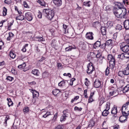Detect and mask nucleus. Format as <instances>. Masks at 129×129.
Returning <instances> with one entry per match:
<instances>
[{
    "mask_svg": "<svg viewBox=\"0 0 129 129\" xmlns=\"http://www.w3.org/2000/svg\"><path fill=\"white\" fill-rule=\"evenodd\" d=\"M43 14L50 20H51L54 15V11L49 9H43Z\"/></svg>",
    "mask_w": 129,
    "mask_h": 129,
    "instance_id": "obj_1",
    "label": "nucleus"
},
{
    "mask_svg": "<svg viewBox=\"0 0 129 129\" xmlns=\"http://www.w3.org/2000/svg\"><path fill=\"white\" fill-rule=\"evenodd\" d=\"M120 49L123 52H127L129 50V45L124 42L120 44Z\"/></svg>",
    "mask_w": 129,
    "mask_h": 129,
    "instance_id": "obj_2",
    "label": "nucleus"
},
{
    "mask_svg": "<svg viewBox=\"0 0 129 129\" xmlns=\"http://www.w3.org/2000/svg\"><path fill=\"white\" fill-rule=\"evenodd\" d=\"M121 8L118 9L116 7H114L113 9V13L115 16L117 18H120L122 17L121 15Z\"/></svg>",
    "mask_w": 129,
    "mask_h": 129,
    "instance_id": "obj_3",
    "label": "nucleus"
},
{
    "mask_svg": "<svg viewBox=\"0 0 129 129\" xmlns=\"http://www.w3.org/2000/svg\"><path fill=\"white\" fill-rule=\"evenodd\" d=\"M128 105H129V102H126L123 105L121 109L122 114H127V111H128V109L127 108ZM129 114H128V115Z\"/></svg>",
    "mask_w": 129,
    "mask_h": 129,
    "instance_id": "obj_4",
    "label": "nucleus"
},
{
    "mask_svg": "<svg viewBox=\"0 0 129 129\" xmlns=\"http://www.w3.org/2000/svg\"><path fill=\"white\" fill-rule=\"evenodd\" d=\"M87 68V73L89 74H91L93 71L95 70V68L91 62H90L88 64Z\"/></svg>",
    "mask_w": 129,
    "mask_h": 129,
    "instance_id": "obj_5",
    "label": "nucleus"
},
{
    "mask_svg": "<svg viewBox=\"0 0 129 129\" xmlns=\"http://www.w3.org/2000/svg\"><path fill=\"white\" fill-rule=\"evenodd\" d=\"M122 114V115L120 117L119 120L121 122L123 123L127 121L128 115V114Z\"/></svg>",
    "mask_w": 129,
    "mask_h": 129,
    "instance_id": "obj_6",
    "label": "nucleus"
},
{
    "mask_svg": "<svg viewBox=\"0 0 129 129\" xmlns=\"http://www.w3.org/2000/svg\"><path fill=\"white\" fill-rule=\"evenodd\" d=\"M121 17L120 18H127V12L126 9L124 7L121 9Z\"/></svg>",
    "mask_w": 129,
    "mask_h": 129,
    "instance_id": "obj_7",
    "label": "nucleus"
},
{
    "mask_svg": "<svg viewBox=\"0 0 129 129\" xmlns=\"http://www.w3.org/2000/svg\"><path fill=\"white\" fill-rule=\"evenodd\" d=\"M25 18H26L28 21H31L33 19V16L30 12H27L25 13Z\"/></svg>",
    "mask_w": 129,
    "mask_h": 129,
    "instance_id": "obj_8",
    "label": "nucleus"
},
{
    "mask_svg": "<svg viewBox=\"0 0 129 129\" xmlns=\"http://www.w3.org/2000/svg\"><path fill=\"white\" fill-rule=\"evenodd\" d=\"M101 85V82L98 79H96L94 82L93 86L96 88L100 87Z\"/></svg>",
    "mask_w": 129,
    "mask_h": 129,
    "instance_id": "obj_9",
    "label": "nucleus"
},
{
    "mask_svg": "<svg viewBox=\"0 0 129 129\" xmlns=\"http://www.w3.org/2000/svg\"><path fill=\"white\" fill-rule=\"evenodd\" d=\"M93 34L92 32L87 33L86 35V38L88 39L92 40L93 39Z\"/></svg>",
    "mask_w": 129,
    "mask_h": 129,
    "instance_id": "obj_10",
    "label": "nucleus"
},
{
    "mask_svg": "<svg viewBox=\"0 0 129 129\" xmlns=\"http://www.w3.org/2000/svg\"><path fill=\"white\" fill-rule=\"evenodd\" d=\"M117 111L116 106L114 105L113 107L112 108L111 113L112 114H113V116L114 117H116L115 115L117 113Z\"/></svg>",
    "mask_w": 129,
    "mask_h": 129,
    "instance_id": "obj_11",
    "label": "nucleus"
},
{
    "mask_svg": "<svg viewBox=\"0 0 129 129\" xmlns=\"http://www.w3.org/2000/svg\"><path fill=\"white\" fill-rule=\"evenodd\" d=\"M53 1L54 4L57 7L60 6L62 4L61 0H53Z\"/></svg>",
    "mask_w": 129,
    "mask_h": 129,
    "instance_id": "obj_12",
    "label": "nucleus"
},
{
    "mask_svg": "<svg viewBox=\"0 0 129 129\" xmlns=\"http://www.w3.org/2000/svg\"><path fill=\"white\" fill-rule=\"evenodd\" d=\"M124 27L126 30L129 29V20H125L123 22Z\"/></svg>",
    "mask_w": 129,
    "mask_h": 129,
    "instance_id": "obj_13",
    "label": "nucleus"
},
{
    "mask_svg": "<svg viewBox=\"0 0 129 129\" xmlns=\"http://www.w3.org/2000/svg\"><path fill=\"white\" fill-rule=\"evenodd\" d=\"M35 40L39 42H42L45 41V39L43 38V36H38L35 38Z\"/></svg>",
    "mask_w": 129,
    "mask_h": 129,
    "instance_id": "obj_14",
    "label": "nucleus"
},
{
    "mask_svg": "<svg viewBox=\"0 0 129 129\" xmlns=\"http://www.w3.org/2000/svg\"><path fill=\"white\" fill-rule=\"evenodd\" d=\"M101 42L100 41H97L93 44V47L94 49L98 48L100 47Z\"/></svg>",
    "mask_w": 129,
    "mask_h": 129,
    "instance_id": "obj_15",
    "label": "nucleus"
},
{
    "mask_svg": "<svg viewBox=\"0 0 129 129\" xmlns=\"http://www.w3.org/2000/svg\"><path fill=\"white\" fill-rule=\"evenodd\" d=\"M31 92L33 93V98H34L35 97H38L39 95V93L35 90H33Z\"/></svg>",
    "mask_w": 129,
    "mask_h": 129,
    "instance_id": "obj_16",
    "label": "nucleus"
},
{
    "mask_svg": "<svg viewBox=\"0 0 129 129\" xmlns=\"http://www.w3.org/2000/svg\"><path fill=\"white\" fill-rule=\"evenodd\" d=\"M123 73L124 75H127L129 74V69L127 67L124 69Z\"/></svg>",
    "mask_w": 129,
    "mask_h": 129,
    "instance_id": "obj_17",
    "label": "nucleus"
},
{
    "mask_svg": "<svg viewBox=\"0 0 129 129\" xmlns=\"http://www.w3.org/2000/svg\"><path fill=\"white\" fill-rule=\"evenodd\" d=\"M129 90V84H127L123 89V91L124 93H125Z\"/></svg>",
    "mask_w": 129,
    "mask_h": 129,
    "instance_id": "obj_18",
    "label": "nucleus"
},
{
    "mask_svg": "<svg viewBox=\"0 0 129 129\" xmlns=\"http://www.w3.org/2000/svg\"><path fill=\"white\" fill-rule=\"evenodd\" d=\"M32 72L34 75L38 76L39 74V71L37 69H34L32 71Z\"/></svg>",
    "mask_w": 129,
    "mask_h": 129,
    "instance_id": "obj_19",
    "label": "nucleus"
},
{
    "mask_svg": "<svg viewBox=\"0 0 129 129\" xmlns=\"http://www.w3.org/2000/svg\"><path fill=\"white\" fill-rule=\"evenodd\" d=\"M101 31L102 34L104 35L106 34V29L105 27H102L101 28Z\"/></svg>",
    "mask_w": 129,
    "mask_h": 129,
    "instance_id": "obj_20",
    "label": "nucleus"
},
{
    "mask_svg": "<svg viewBox=\"0 0 129 129\" xmlns=\"http://www.w3.org/2000/svg\"><path fill=\"white\" fill-rule=\"evenodd\" d=\"M95 122L92 119L89 122V124L88 125L89 127H92L94 126L95 124Z\"/></svg>",
    "mask_w": 129,
    "mask_h": 129,
    "instance_id": "obj_21",
    "label": "nucleus"
},
{
    "mask_svg": "<svg viewBox=\"0 0 129 129\" xmlns=\"http://www.w3.org/2000/svg\"><path fill=\"white\" fill-rule=\"evenodd\" d=\"M16 20H22L24 19V17L23 15H20L18 16H17L16 18Z\"/></svg>",
    "mask_w": 129,
    "mask_h": 129,
    "instance_id": "obj_22",
    "label": "nucleus"
},
{
    "mask_svg": "<svg viewBox=\"0 0 129 129\" xmlns=\"http://www.w3.org/2000/svg\"><path fill=\"white\" fill-rule=\"evenodd\" d=\"M37 2L38 3L40 4L42 6H44V7L46 6V3L43 1H41L40 0H38L37 1Z\"/></svg>",
    "mask_w": 129,
    "mask_h": 129,
    "instance_id": "obj_23",
    "label": "nucleus"
},
{
    "mask_svg": "<svg viewBox=\"0 0 129 129\" xmlns=\"http://www.w3.org/2000/svg\"><path fill=\"white\" fill-rule=\"evenodd\" d=\"M113 25V22L110 21H108L107 23V26L108 28H110Z\"/></svg>",
    "mask_w": 129,
    "mask_h": 129,
    "instance_id": "obj_24",
    "label": "nucleus"
},
{
    "mask_svg": "<svg viewBox=\"0 0 129 129\" xmlns=\"http://www.w3.org/2000/svg\"><path fill=\"white\" fill-rule=\"evenodd\" d=\"M60 92V91L59 90L55 89L53 90L52 93L55 96H56L57 94Z\"/></svg>",
    "mask_w": 129,
    "mask_h": 129,
    "instance_id": "obj_25",
    "label": "nucleus"
},
{
    "mask_svg": "<svg viewBox=\"0 0 129 129\" xmlns=\"http://www.w3.org/2000/svg\"><path fill=\"white\" fill-rule=\"evenodd\" d=\"M7 100L8 102V104L9 107H10L11 106H12L13 105V103L10 98H7Z\"/></svg>",
    "mask_w": 129,
    "mask_h": 129,
    "instance_id": "obj_26",
    "label": "nucleus"
},
{
    "mask_svg": "<svg viewBox=\"0 0 129 129\" xmlns=\"http://www.w3.org/2000/svg\"><path fill=\"white\" fill-rule=\"evenodd\" d=\"M112 41L111 39H109L106 41L105 44L106 46H109L112 44Z\"/></svg>",
    "mask_w": 129,
    "mask_h": 129,
    "instance_id": "obj_27",
    "label": "nucleus"
},
{
    "mask_svg": "<svg viewBox=\"0 0 129 129\" xmlns=\"http://www.w3.org/2000/svg\"><path fill=\"white\" fill-rule=\"evenodd\" d=\"M109 113L108 110H106L105 109L102 113V115L103 116H106Z\"/></svg>",
    "mask_w": 129,
    "mask_h": 129,
    "instance_id": "obj_28",
    "label": "nucleus"
},
{
    "mask_svg": "<svg viewBox=\"0 0 129 129\" xmlns=\"http://www.w3.org/2000/svg\"><path fill=\"white\" fill-rule=\"evenodd\" d=\"M25 66L26 64L24 62L22 64L19 65L18 67V68L20 69H24Z\"/></svg>",
    "mask_w": 129,
    "mask_h": 129,
    "instance_id": "obj_29",
    "label": "nucleus"
},
{
    "mask_svg": "<svg viewBox=\"0 0 129 129\" xmlns=\"http://www.w3.org/2000/svg\"><path fill=\"white\" fill-rule=\"evenodd\" d=\"M63 30L64 31V33H68V29H67L68 26L63 24Z\"/></svg>",
    "mask_w": 129,
    "mask_h": 129,
    "instance_id": "obj_30",
    "label": "nucleus"
},
{
    "mask_svg": "<svg viewBox=\"0 0 129 129\" xmlns=\"http://www.w3.org/2000/svg\"><path fill=\"white\" fill-rule=\"evenodd\" d=\"M90 56L91 57H92V56H96V57L98 58L100 57V55L97 54L96 55L95 54V53L94 52H91L90 53ZM93 57L94 56H93Z\"/></svg>",
    "mask_w": 129,
    "mask_h": 129,
    "instance_id": "obj_31",
    "label": "nucleus"
},
{
    "mask_svg": "<svg viewBox=\"0 0 129 129\" xmlns=\"http://www.w3.org/2000/svg\"><path fill=\"white\" fill-rule=\"evenodd\" d=\"M90 3H91V2L90 1H88L87 2H84L83 3V5L85 6L89 7L90 5L89 4Z\"/></svg>",
    "mask_w": 129,
    "mask_h": 129,
    "instance_id": "obj_32",
    "label": "nucleus"
},
{
    "mask_svg": "<svg viewBox=\"0 0 129 129\" xmlns=\"http://www.w3.org/2000/svg\"><path fill=\"white\" fill-rule=\"evenodd\" d=\"M65 81H67L65 80H63L62 81L58 83V85L61 86H64L65 85Z\"/></svg>",
    "mask_w": 129,
    "mask_h": 129,
    "instance_id": "obj_33",
    "label": "nucleus"
},
{
    "mask_svg": "<svg viewBox=\"0 0 129 129\" xmlns=\"http://www.w3.org/2000/svg\"><path fill=\"white\" fill-rule=\"evenodd\" d=\"M56 41L55 40L53 39L52 40V42L51 43V45L53 47H55L56 46Z\"/></svg>",
    "mask_w": 129,
    "mask_h": 129,
    "instance_id": "obj_34",
    "label": "nucleus"
},
{
    "mask_svg": "<svg viewBox=\"0 0 129 129\" xmlns=\"http://www.w3.org/2000/svg\"><path fill=\"white\" fill-rule=\"evenodd\" d=\"M3 15L4 16H5L7 14V9L5 7H4L3 8Z\"/></svg>",
    "mask_w": 129,
    "mask_h": 129,
    "instance_id": "obj_35",
    "label": "nucleus"
},
{
    "mask_svg": "<svg viewBox=\"0 0 129 129\" xmlns=\"http://www.w3.org/2000/svg\"><path fill=\"white\" fill-rule=\"evenodd\" d=\"M10 57L12 58H14L16 56V55L12 51H10Z\"/></svg>",
    "mask_w": 129,
    "mask_h": 129,
    "instance_id": "obj_36",
    "label": "nucleus"
},
{
    "mask_svg": "<svg viewBox=\"0 0 129 129\" xmlns=\"http://www.w3.org/2000/svg\"><path fill=\"white\" fill-rule=\"evenodd\" d=\"M67 117L66 115L63 114L61 116V118H60V121L62 122L63 121H65L66 119V117Z\"/></svg>",
    "mask_w": 129,
    "mask_h": 129,
    "instance_id": "obj_37",
    "label": "nucleus"
},
{
    "mask_svg": "<svg viewBox=\"0 0 129 129\" xmlns=\"http://www.w3.org/2000/svg\"><path fill=\"white\" fill-rule=\"evenodd\" d=\"M23 111L24 113L28 112L29 111L28 107L27 106L24 107L23 109Z\"/></svg>",
    "mask_w": 129,
    "mask_h": 129,
    "instance_id": "obj_38",
    "label": "nucleus"
},
{
    "mask_svg": "<svg viewBox=\"0 0 129 129\" xmlns=\"http://www.w3.org/2000/svg\"><path fill=\"white\" fill-rule=\"evenodd\" d=\"M106 46L105 43L102 44H101L100 47L101 49H104L105 48Z\"/></svg>",
    "mask_w": 129,
    "mask_h": 129,
    "instance_id": "obj_39",
    "label": "nucleus"
},
{
    "mask_svg": "<svg viewBox=\"0 0 129 129\" xmlns=\"http://www.w3.org/2000/svg\"><path fill=\"white\" fill-rule=\"evenodd\" d=\"M116 6H117V7L118 9H120L121 8V9H122V8H123L124 7L123 6V5H122V4H121L120 3H119L118 4L116 5Z\"/></svg>",
    "mask_w": 129,
    "mask_h": 129,
    "instance_id": "obj_40",
    "label": "nucleus"
},
{
    "mask_svg": "<svg viewBox=\"0 0 129 129\" xmlns=\"http://www.w3.org/2000/svg\"><path fill=\"white\" fill-rule=\"evenodd\" d=\"M110 102H108L107 103L106 105V108L105 109L106 110H109L110 109Z\"/></svg>",
    "mask_w": 129,
    "mask_h": 129,
    "instance_id": "obj_41",
    "label": "nucleus"
},
{
    "mask_svg": "<svg viewBox=\"0 0 129 129\" xmlns=\"http://www.w3.org/2000/svg\"><path fill=\"white\" fill-rule=\"evenodd\" d=\"M108 60H110V61L112 59L115 58L114 57L112 56V55L111 54H109L108 55Z\"/></svg>",
    "mask_w": 129,
    "mask_h": 129,
    "instance_id": "obj_42",
    "label": "nucleus"
},
{
    "mask_svg": "<svg viewBox=\"0 0 129 129\" xmlns=\"http://www.w3.org/2000/svg\"><path fill=\"white\" fill-rule=\"evenodd\" d=\"M122 26L120 24H117L116 26V30H120L122 29Z\"/></svg>",
    "mask_w": 129,
    "mask_h": 129,
    "instance_id": "obj_43",
    "label": "nucleus"
},
{
    "mask_svg": "<svg viewBox=\"0 0 129 129\" xmlns=\"http://www.w3.org/2000/svg\"><path fill=\"white\" fill-rule=\"evenodd\" d=\"M109 68L108 67H107L105 70V74L107 76L108 75L109 73Z\"/></svg>",
    "mask_w": 129,
    "mask_h": 129,
    "instance_id": "obj_44",
    "label": "nucleus"
},
{
    "mask_svg": "<svg viewBox=\"0 0 129 129\" xmlns=\"http://www.w3.org/2000/svg\"><path fill=\"white\" fill-rule=\"evenodd\" d=\"M10 118L9 116L8 115H7L5 119V120L4 123H5V126H6L7 125V121L8 120L10 119Z\"/></svg>",
    "mask_w": 129,
    "mask_h": 129,
    "instance_id": "obj_45",
    "label": "nucleus"
},
{
    "mask_svg": "<svg viewBox=\"0 0 129 129\" xmlns=\"http://www.w3.org/2000/svg\"><path fill=\"white\" fill-rule=\"evenodd\" d=\"M73 48L71 46H70L69 47L66 48L65 49L66 51H71L72 49Z\"/></svg>",
    "mask_w": 129,
    "mask_h": 129,
    "instance_id": "obj_46",
    "label": "nucleus"
},
{
    "mask_svg": "<svg viewBox=\"0 0 129 129\" xmlns=\"http://www.w3.org/2000/svg\"><path fill=\"white\" fill-rule=\"evenodd\" d=\"M12 2L11 0H5L4 1V3L7 4H10Z\"/></svg>",
    "mask_w": 129,
    "mask_h": 129,
    "instance_id": "obj_47",
    "label": "nucleus"
},
{
    "mask_svg": "<svg viewBox=\"0 0 129 129\" xmlns=\"http://www.w3.org/2000/svg\"><path fill=\"white\" fill-rule=\"evenodd\" d=\"M28 45V44H26L23 47L22 49L21 50L24 52H25L26 51V47H27Z\"/></svg>",
    "mask_w": 129,
    "mask_h": 129,
    "instance_id": "obj_48",
    "label": "nucleus"
},
{
    "mask_svg": "<svg viewBox=\"0 0 129 129\" xmlns=\"http://www.w3.org/2000/svg\"><path fill=\"white\" fill-rule=\"evenodd\" d=\"M127 36H125L124 38V39L126 44H129V38H127Z\"/></svg>",
    "mask_w": 129,
    "mask_h": 129,
    "instance_id": "obj_49",
    "label": "nucleus"
},
{
    "mask_svg": "<svg viewBox=\"0 0 129 129\" xmlns=\"http://www.w3.org/2000/svg\"><path fill=\"white\" fill-rule=\"evenodd\" d=\"M115 63V58L112 59L111 60L109 61L110 64Z\"/></svg>",
    "mask_w": 129,
    "mask_h": 129,
    "instance_id": "obj_50",
    "label": "nucleus"
},
{
    "mask_svg": "<svg viewBox=\"0 0 129 129\" xmlns=\"http://www.w3.org/2000/svg\"><path fill=\"white\" fill-rule=\"evenodd\" d=\"M74 109L75 110L81 111L82 110V108L81 107L79 108V107L77 106H75L74 108Z\"/></svg>",
    "mask_w": 129,
    "mask_h": 129,
    "instance_id": "obj_51",
    "label": "nucleus"
},
{
    "mask_svg": "<svg viewBox=\"0 0 129 129\" xmlns=\"http://www.w3.org/2000/svg\"><path fill=\"white\" fill-rule=\"evenodd\" d=\"M10 81H12L14 79V78L10 76H8L6 79Z\"/></svg>",
    "mask_w": 129,
    "mask_h": 129,
    "instance_id": "obj_52",
    "label": "nucleus"
},
{
    "mask_svg": "<svg viewBox=\"0 0 129 129\" xmlns=\"http://www.w3.org/2000/svg\"><path fill=\"white\" fill-rule=\"evenodd\" d=\"M62 128V125L58 124L55 127V129H61Z\"/></svg>",
    "mask_w": 129,
    "mask_h": 129,
    "instance_id": "obj_53",
    "label": "nucleus"
},
{
    "mask_svg": "<svg viewBox=\"0 0 129 129\" xmlns=\"http://www.w3.org/2000/svg\"><path fill=\"white\" fill-rule=\"evenodd\" d=\"M124 55L125 58H129V53L127 52H125L124 54Z\"/></svg>",
    "mask_w": 129,
    "mask_h": 129,
    "instance_id": "obj_54",
    "label": "nucleus"
},
{
    "mask_svg": "<svg viewBox=\"0 0 129 129\" xmlns=\"http://www.w3.org/2000/svg\"><path fill=\"white\" fill-rule=\"evenodd\" d=\"M24 7L26 8H29V6L27 4L26 2V1L24 2Z\"/></svg>",
    "mask_w": 129,
    "mask_h": 129,
    "instance_id": "obj_55",
    "label": "nucleus"
},
{
    "mask_svg": "<svg viewBox=\"0 0 129 129\" xmlns=\"http://www.w3.org/2000/svg\"><path fill=\"white\" fill-rule=\"evenodd\" d=\"M57 112L56 113L55 115H54V117L53 119V120H54V121H55L56 119L57 118Z\"/></svg>",
    "mask_w": 129,
    "mask_h": 129,
    "instance_id": "obj_56",
    "label": "nucleus"
},
{
    "mask_svg": "<svg viewBox=\"0 0 129 129\" xmlns=\"http://www.w3.org/2000/svg\"><path fill=\"white\" fill-rule=\"evenodd\" d=\"M18 128V126L16 125L14 123L13 124L12 128L13 129H17Z\"/></svg>",
    "mask_w": 129,
    "mask_h": 129,
    "instance_id": "obj_57",
    "label": "nucleus"
},
{
    "mask_svg": "<svg viewBox=\"0 0 129 129\" xmlns=\"http://www.w3.org/2000/svg\"><path fill=\"white\" fill-rule=\"evenodd\" d=\"M87 89H86L84 90V95L85 97L86 98H87L88 96L87 95Z\"/></svg>",
    "mask_w": 129,
    "mask_h": 129,
    "instance_id": "obj_58",
    "label": "nucleus"
},
{
    "mask_svg": "<svg viewBox=\"0 0 129 129\" xmlns=\"http://www.w3.org/2000/svg\"><path fill=\"white\" fill-rule=\"evenodd\" d=\"M123 74V71H120L118 73V75L119 76L122 77Z\"/></svg>",
    "mask_w": 129,
    "mask_h": 129,
    "instance_id": "obj_59",
    "label": "nucleus"
},
{
    "mask_svg": "<svg viewBox=\"0 0 129 129\" xmlns=\"http://www.w3.org/2000/svg\"><path fill=\"white\" fill-rule=\"evenodd\" d=\"M63 75L65 76H68L70 78H71V74L69 73H64L63 74Z\"/></svg>",
    "mask_w": 129,
    "mask_h": 129,
    "instance_id": "obj_60",
    "label": "nucleus"
},
{
    "mask_svg": "<svg viewBox=\"0 0 129 129\" xmlns=\"http://www.w3.org/2000/svg\"><path fill=\"white\" fill-rule=\"evenodd\" d=\"M39 12L38 13V17L39 18H41L42 17V13L40 12L39 11Z\"/></svg>",
    "mask_w": 129,
    "mask_h": 129,
    "instance_id": "obj_61",
    "label": "nucleus"
},
{
    "mask_svg": "<svg viewBox=\"0 0 129 129\" xmlns=\"http://www.w3.org/2000/svg\"><path fill=\"white\" fill-rule=\"evenodd\" d=\"M115 66V63L110 64V67L111 69H113Z\"/></svg>",
    "mask_w": 129,
    "mask_h": 129,
    "instance_id": "obj_62",
    "label": "nucleus"
},
{
    "mask_svg": "<svg viewBox=\"0 0 129 129\" xmlns=\"http://www.w3.org/2000/svg\"><path fill=\"white\" fill-rule=\"evenodd\" d=\"M94 101V100L92 99V98L89 97V99L88 101V103H91Z\"/></svg>",
    "mask_w": 129,
    "mask_h": 129,
    "instance_id": "obj_63",
    "label": "nucleus"
},
{
    "mask_svg": "<svg viewBox=\"0 0 129 129\" xmlns=\"http://www.w3.org/2000/svg\"><path fill=\"white\" fill-rule=\"evenodd\" d=\"M11 72H12V73L14 74H15L16 73L15 70L14 68H12L11 70Z\"/></svg>",
    "mask_w": 129,
    "mask_h": 129,
    "instance_id": "obj_64",
    "label": "nucleus"
}]
</instances>
